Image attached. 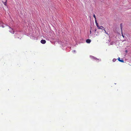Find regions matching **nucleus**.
I'll list each match as a JSON object with an SVG mask.
<instances>
[{
  "mask_svg": "<svg viewBox=\"0 0 131 131\" xmlns=\"http://www.w3.org/2000/svg\"><path fill=\"white\" fill-rule=\"evenodd\" d=\"M93 17L95 18V23H96V24L97 26V27L98 28V29H103L101 28V27H102L103 28H104V27H103L102 26L99 27V26L97 22V21H96V17L95 15L94 14V15H93Z\"/></svg>",
  "mask_w": 131,
  "mask_h": 131,
  "instance_id": "1",
  "label": "nucleus"
},
{
  "mask_svg": "<svg viewBox=\"0 0 131 131\" xmlns=\"http://www.w3.org/2000/svg\"><path fill=\"white\" fill-rule=\"evenodd\" d=\"M40 42L44 44L46 43V41L45 40H41Z\"/></svg>",
  "mask_w": 131,
  "mask_h": 131,
  "instance_id": "2",
  "label": "nucleus"
},
{
  "mask_svg": "<svg viewBox=\"0 0 131 131\" xmlns=\"http://www.w3.org/2000/svg\"><path fill=\"white\" fill-rule=\"evenodd\" d=\"M10 30H9L10 32L12 33H13V34L14 33V31L13 30V29L12 28H11L10 27Z\"/></svg>",
  "mask_w": 131,
  "mask_h": 131,
  "instance_id": "3",
  "label": "nucleus"
},
{
  "mask_svg": "<svg viewBox=\"0 0 131 131\" xmlns=\"http://www.w3.org/2000/svg\"><path fill=\"white\" fill-rule=\"evenodd\" d=\"M91 42V40L89 39H88L86 40V42L88 43H90Z\"/></svg>",
  "mask_w": 131,
  "mask_h": 131,
  "instance_id": "4",
  "label": "nucleus"
},
{
  "mask_svg": "<svg viewBox=\"0 0 131 131\" xmlns=\"http://www.w3.org/2000/svg\"><path fill=\"white\" fill-rule=\"evenodd\" d=\"M5 2H3V4H4L6 6L7 4V0H5Z\"/></svg>",
  "mask_w": 131,
  "mask_h": 131,
  "instance_id": "5",
  "label": "nucleus"
},
{
  "mask_svg": "<svg viewBox=\"0 0 131 131\" xmlns=\"http://www.w3.org/2000/svg\"><path fill=\"white\" fill-rule=\"evenodd\" d=\"M120 26L121 28V32H122V29L123 28V25L122 24H121L120 25Z\"/></svg>",
  "mask_w": 131,
  "mask_h": 131,
  "instance_id": "6",
  "label": "nucleus"
},
{
  "mask_svg": "<svg viewBox=\"0 0 131 131\" xmlns=\"http://www.w3.org/2000/svg\"><path fill=\"white\" fill-rule=\"evenodd\" d=\"M118 60L121 62H124V61L123 60H121L120 59V58H119L118 59Z\"/></svg>",
  "mask_w": 131,
  "mask_h": 131,
  "instance_id": "7",
  "label": "nucleus"
},
{
  "mask_svg": "<svg viewBox=\"0 0 131 131\" xmlns=\"http://www.w3.org/2000/svg\"><path fill=\"white\" fill-rule=\"evenodd\" d=\"M5 26H6V25L4 24H2V25H1V26L3 28Z\"/></svg>",
  "mask_w": 131,
  "mask_h": 131,
  "instance_id": "8",
  "label": "nucleus"
},
{
  "mask_svg": "<svg viewBox=\"0 0 131 131\" xmlns=\"http://www.w3.org/2000/svg\"><path fill=\"white\" fill-rule=\"evenodd\" d=\"M104 31H105V33H106V34H107L108 35V33H107V32H106V30H105L104 29Z\"/></svg>",
  "mask_w": 131,
  "mask_h": 131,
  "instance_id": "9",
  "label": "nucleus"
},
{
  "mask_svg": "<svg viewBox=\"0 0 131 131\" xmlns=\"http://www.w3.org/2000/svg\"><path fill=\"white\" fill-rule=\"evenodd\" d=\"M122 32V36H123V37L124 38V36L123 35V33H122V32Z\"/></svg>",
  "mask_w": 131,
  "mask_h": 131,
  "instance_id": "10",
  "label": "nucleus"
}]
</instances>
